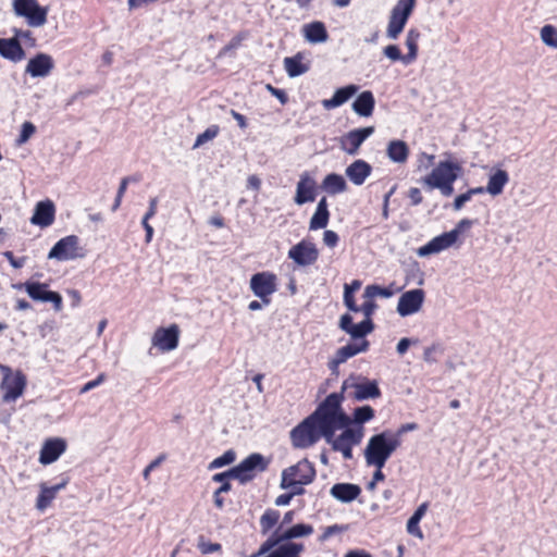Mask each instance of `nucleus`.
<instances>
[{"label":"nucleus","mask_w":557,"mask_h":557,"mask_svg":"<svg viewBox=\"0 0 557 557\" xmlns=\"http://www.w3.org/2000/svg\"><path fill=\"white\" fill-rule=\"evenodd\" d=\"M336 394L329 395L313 413L302 420L290 431V441L295 448L305 449L314 445L321 437L325 438L326 429L335 422L332 416Z\"/></svg>","instance_id":"f257e3e1"},{"label":"nucleus","mask_w":557,"mask_h":557,"mask_svg":"<svg viewBox=\"0 0 557 557\" xmlns=\"http://www.w3.org/2000/svg\"><path fill=\"white\" fill-rule=\"evenodd\" d=\"M341 400V396L336 395L331 413L335 417V422L327 426L325 441L333 450L339 451L345 459H350L352 457V447L360 444L364 430L362 426H350V418L343 411Z\"/></svg>","instance_id":"f03ea898"},{"label":"nucleus","mask_w":557,"mask_h":557,"mask_svg":"<svg viewBox=\"0 0 557 557\" xmlns=\"http://www.w3.org/2000/svg\"><path fill=\"white\" fill-rule=\"evenodd\" d=\"M397 290L389 287H381L379 285H369L363 292V304L361 305L362 321L355 323L354 315L344 314L339 320V327L351 338H359L369 335L374 329L372 314L376 308L375 297L391 298Z\"/></svg>","instance_id":"7ed1b4c3"},{"label":"nucleus","mask_w":557,"mask_h":557,"mask_svg":"<svg viewBox=\"0 0 557 557\" xmlns=\"http://www.w3.org/2000/svg\"><path fill=\"white\" fill-rule=\"evenodd\" d=\"M400 445L399 435L389 430L370 436L363 449L366 465L385 466Z\"/></svg>","instance_id":"20e7f679"},{"label":"nucleus","mask_w":557,"mask_h":557,"mask_svg":"<svg viewBox=\"0 0 557 557\" xmlns=\"http://www.w3.org/2000/svg\"><path fill=\"white\" fill-rule=\"evenodd\" d=\"M461 166L450 161H441L431 173L420 180V183L429 190L438 189L445 197L454 193V182L457 180Z\"/></svg>","instance_id":"39448f33"},{"label":"nucleus","mask_w":557,"mask_h":557,"mask_svg":"<svg viewBox=\"0 0 557 557\" xmlns=\"http://www.w3.org/2000/svg\"><path fill=\"white\" fill-rule=\"evenodd\" d=\"M315 478V469L307 459L283 470L280 487L293 494H304L305 486Z\"/></svg>","instance_id":"423d86ee"},{"label":"nucleus","mask_w":557,"mask_h":557,"mask_svg":"<svg viewBox=\"0 0 557 557\" xmlns=\"http://www.w3.org/2000/svg\"><path fill=\"white\" fill-rule=\"evenodd\" d=\"M471 221L461 220L453 230L440 234L417 250L419 257L441 253L449 248L459 246L462 234L470 228Z\"/></svg>","instance_id":"0eeeda50"},{"label":"nucleus","mask_w":557,"mask_h":557,"mask_svg":"<svg viewBox=\"0 0 557 557\" xmlns=\"http://www.w3.org/2000/svg\"><path fill=\"white\" fill-rule=\"evenodd\" d=\"M267 466L268 462L262 455L251 454L231 470L213 475V481L230 480V478H233L245 483L255 478L258 472L263 471Z\"/></svg>","instance_id":"6e6552de"},{"label":"nucleus","mask_w":557,"mask_h":557,"mask_svg":"<svg viewBox=\"0 0 557 557\" xmlns=\"http://www.w3.org/2000/svg\"><path fill=\"white\" fill-rule=\"evenodd\" d=\"M0 371L3 379L0 384L2 392V400L4 403H13L18 399L26 388V376L22 371H12L11 368L0 364Z\"/></svg>","instance_id":"1a4fd4ad"},{"label":"nucleus","mask_w":557,"mask_h":557,"mask_svg":"<svg viewBox=\"0 0 557 557\" xmlns=\"http://www.w3.org/2000/svg\"><path fill=\"white\" fill-rule=\"evenodd\" d=\"M13 12L24 17L30 27H41L47 23L48 8L41 7L37 0H13Z\"/></svg>","instance_id":"9d476101"},{"label":"nucleus","mask_w":557,"mask_h":557,"mask_svg":"<svg viewBox=\"0 0 557 557\" xmlns=\"http://www.w3.org/2000/svg\"><path fill=\"white\" fill-rule=\"evenodd\" d=\"M85 256L84 250L79 246L78 237L75 235H70L64 238H61L55 245L50 249L48 253V259H53L58 261H67L77 258H83Z\"/></svg>","instance_id":"9b49d317"},{"label":"nucleus","mask_w":557,"mask_h":557,"mask_svg":"<svg viewBox=\"0 0 557 557\" xmlns=\"http://www.w3.org/2000/svg\"><path fill=\"white\" fill-rule=\"evenodd\" d=\"M24 289L27 295L35 301L50 302L55 311L62 309V296L58 292L49 289V285L36 281H27L24 283Z\"/></svg>","instance_id":"f8f14e48"},{"label":"nucleus","mask_w":557,"mask_h":557,"mask_svg":"<svg viewBox=\"0 0 557 557\" xmlns=\"http://www.w3.org/2000/svg\"><path fill=\"white\" fill-rule=\"evenodd\" d=\"M425 300V292L421 288L407 290L398 298L396 311L401 317L413 315L421 311Z\"/></svg>","instance_id":"ddd939ff"},{"label":"nucleus","mask_w":557,"mask_h":557,"mask_svg":"<svg viewBox=\"0 0 557 557\" xmlns=\"http://www.w3.org/2000/svg\"><path fill=\"white\" fill-rule=\"evenodd\" d=\"M277 286L276 275L271 272H260L250 278V288L255 296L265 305L270 302V296L275 293Z\"/></svg>","instance_id":"4468645a"},{"label":"nucleus","mask_w":557,"mask_h":557,"mask_svg":"<svg viewBox=\"0 0 557 557\" xmlns=\"http://www.w3.org/2000/svg\"><path fill=\"white\" fill-rule=\"evenodd\" d=\"M180 333V327L176 324L159 327L152 335L151 344L162 352L172 351L178 346Z\"/></svg>","instance_id":"2eb2a0df"},{"label":"nucleus","mask_w":557,"mask_h":557,"mask_svg":"<svg viewBox=\"0 0 557 557\" xmlns=\"http://www.w3.org/2000/svg\"><path fill=\"white\" fill-rule=\"evenodd\" d=\"M374 133L373 126L356 128L339 138L341 149L349 156H356L361 145Z\"/></svg>","instance_id":"dca6fc26"},{"label":"nucleus","mask_w":557,"mask_h":557,"mask_svg":"<svg viewBox=\"0 0 557 557\" xmlns=\"http://www.w3.org/2000/svg\"><path fill=\"white\" fill-rule=\"evenodd\" d=\"M67 443L61 437L47 438L40 448L38 461L42 466L55 462L66 450Z\"/></svg>","instance_id":"f3484780"},{"label":"nucleus","mask_w":557,"mask_h":557,"mask_svg":"<svg viewBox=\"0 0 557 557\" xmlns=\"http://www.w3.org/2000/svg\"><path fill=\"white\" fill-rule=\"evenodd\" d=\"M318 256L319 252L315 245L306 240L293 246L288 251V257L300 267L312 264L318 259Z\"/></svg>","instance_id":"a211bd4d"},{"label":"nucleus","mask_w":557,"mask_h":557,"mask_svg":"<svg viewBox=\"0 0 557 557\" xmlns=\"http://www.w3.org/2000/svg\"><path fill=\"white\" fill-rule=\"evenodd\" d=\"M54 67L53 59L47 53H37L28 60L25 72L34 78L48 76Z\"/></svg>","instance_id":"6ab92c4d"},{"label":"nucleus","mask_w":557,"mask_h":557,"mask_svg":"<svg viewBox=\"0 0 557 557\" xmlns=\"http://www.w3.org/2000/svg\"><path fill=\"white\" fill-rule=\"evenodd\" d=\"M344 387H350L354 391V398L356 400H366L377 398L381 395L376 381L362 380L361 382L344 383Z\"/></svg>","instance_id":"aec40b11"},{"label":"nucleus","mask_w":557,"mask_h":557,"mask_svg":"<svg viewBox=\"0 0 557 557\" xmlns=\"http://www.w3.org/2000/svg\"><path fill=\"white\" fill-rule=\"evenodd\" d=\"M69 480L63 479L60 483L53 486H49L46 483L39 484V493L36 498V508L39 511L46 510L49 506H51L52 502L55 499L57 494L65 488Z\"/></svg>","instance_id":"412c9836"},{"label":"nucleus","mask_w":557,"mask_h":557,"mask_svg":"<svg viewBox=\"0 0 557 557\" xmlns=\"http://www.w3.org/2000/svg\"><path fill=\"white\" fill-rule=\"evenodd\" d=\"M372 166L364 160L358 159L349 164L345 170V175L355 185H362L371 175Z\"/></svg>","instance_id":"4be33fe9"},{"label":"nucleus","mask_w":557,"mask_h":557,"mask_svg":"<svg viewBox=\"0 0 557 557\" xmlns=\"http://www.w3.org/2000/svg\"><path fill=\"white\" fill-rule=\"evenodd\" d=\"M315 181L310 177L307 173L302 174L299 182L297 183L295 202L298 206H302L306 202L314 200L315 194Z\"/></svg>","instance_id":"5701e85b"},{"label":"nucleus","mask_w":557,"mask_h":557,"mask_svg":"<svg viewBox=\"0 0 557 557\" xmlns=\"http://www.w3.org/2000/svg\"><path fill=\"white\" fill-rule=\"evenodd\" d=\"M0 55L17 63L25 58V51L16 38H0Z\"/></svg>","instance_id":"b1692460"},{"label":"nucleus","mask_w":557,"mask_h":557,"mask_svg":"<svg viewBox=\"0 0 557 557\" xmlns=\"http://www.w3.org/2000/svg\"><path fill=\"white\" fill-rule=\"evenodd\" d=\"M359 90L357 85L350 84L335 90L330 99L322 100V106L325 110H332L346 103Z\"/></svg>","instance_id":"393cba45"},{"label":"nucleus","mask_w":557,"mask_h":557,"mask_svg":"<svg viewBox=\"0 0 557 557\" xmlns=\"http://www.w3.org/2000/svg\"><path fill=\"white\" fill-rule=\"evenodd\" d=\"M375 106V99L370 90L360 92L351 104L352 111L361 116L369 117L373 114Z\"/></svg>","instance_id":"a878e982"},{"label":"nucleus","mask_w":557,"mask_h":557,"mask_svg":"<svg viewBox=\"0 0 557 557\" xmlns=\"http://www.w3.org/2000/svg\"><path fill=\"white\" fill-rule=\"evenodd\" d=\"M363 337L354 338L356 342L341 347L336 352V363H343L347 359L364 352L369 348V342Z\"/></svg>","instance_id":"bb28decb"},{"label":"nucleus","mask_w":557,"mask_h":557,"mask_svg":"<svg viewBox=\"0 0 557 557\" xmlns=\"http://www.w3.org/2000/svg\"><path fill=\"white\" fill-rule=\"evenodd\" d=\"M305 39L310 44H322L329 38L325 25L320 22H311L302 26Z\"/></svg>","instance_id":"cd10ccee"},{"label":"nucleus","mask_w":557,"mask_h":557,"mask_svg":"<svg viewBox=\"0 0 557 557\" xmlns=\"http://www.w3.org/2000/svg\"><path fill=\"white\" fill-rule=\"evenodd\" d=\"M360 493V487L351 483H337L331 488V495L342 503H350L355 500Z\"/></svg>","instance_id":"c85d7f7f"},{"label":"nucleus","mask_w":557,"mask_h":557,"mask_svg":"<svg viewBox=\"0 0 557 557\" xmlns=\"http://www.w3.org/2000/svg\"><path fill=\"white\" fill-rule=\"evenodd\" d=\"M428 508V503L420 504L416 511L412 513V516L408 519L406 525L407 532L420 541H422L424 537L423 532L420 528V521L425 516Z\"/></svg>","instance_id":"c756f323"},{"label":"nucleus","mask_w":557,"mask_h":557,"mask_svg":"<svg viewBox=\"0 0 557 557\" xmlns=\"http://www.w3.org/2000/svg\"><path fill=\"white\" fill-rule=\"evenodd\" d=\"M508 181V173L505 170L496 169L490 174L487 185L484 188V191H487L492 196H497L502 194Z\"/></svg>","instance_id":"7c9ffc66"},{"label":"nucleus","mask_w":557,"mask_h":557,"mask_svg":"<svg viewBox=\"0 0 557 557\" xmlns=\"http://www.w3.org/2000/svg\"><path fill=\"white\" fill-rule=\"evenodd\" d=\"M322 189L327 194L336 195L343 193L347 188L345 178L336 173L327 174L321 185Z\"/></svg>","instance_id":"2f4dec72"},{"label":"nucleus","mask_w":557,"mask_h":557,"mask_svg":"<svg viewBox=\"0 0 557 557\" xmlns=\"http://www.w3.org/2000/svg\"><path fill=\"white\" fill-rule=\"evenodd\" d=\"M387 157L396 163H404L408 159L409 149L403 140H392L387 146Z\"/></svg>","instance_id":"473e14b6"},{"label":"nucleus","mask_w":557,"mask_h":557,"mask_svg":"<svg viewBox=\"0 0 557 557\" xmlns=\"http://www.w3.org/2000/svg\"><path fill=\"white\" fill-rule=\"evenodd\" d=\"M284 67L289 77H297L309 71L308 65L302 63V57L300 53L292 58H285Z\"/></svg>","instance_id":"72a5a7b5"},{"label":"nucleus","mask_w":557,"mask_h":557,"mask_svg":"<svg viewBox=\"0 0 557 557\" xmlns=\"http://www.w3.org/2000/svg\"><path fill=\"white\" fill-rule=\"evenodd\" d=\"M407 18L391 12L388 24L386 28V37L391 40H396L399 35L403 33L406 24Z\"/></svg>","instance_id":"f704fd0d"},{"label":"nucleus","mask_w":557,"mask_h":557,"mask_svg":"<svg viewBox=\"0 0 557 557\" xmlns=\"http://www.w3.org/2000/svg\"><path fill=\"white\" fill-rule=\"evenodd\" d=\"M420 32L417 28H410L407 32L405 45L408 49L406 54V61H409L411 64L418 57V42L420 39Z\"/></svg>","instance_id":"c9c22d12"},{"label":"nucleus","mask_w":557,"mask_h":557,"mask_svg":"<svg viewBox=\"0 0 557 557\" xmlns=\"http://www.w3.org/2000/svg\"><path fill=\"white\" fill-rule=\"evenodd\" d=\"M374 418V410L371 406L366 405L356 408L352 411V419H350L351 423L356 424V426H362L366 422L371 421Z\"/></svg>","instance_id":"e433bc0d"},{"label":"nucleus","mask_w":557,"mask_h":557,"mask_svg":"<svg viewBox=\"0 0 557 557\" xmlns=\"http://www.w3.org/2000/svg\"><path fill=\"white\" fill-rule=\"evenodd\" d=\"M280 513L276 510L268 509L260 518V527L263 534L269 533L278 522Z\"/></svg>","instance_id":"4c0bfd02"},{"label":"nucleus","mask_w":557,"mask_h":557,"mask_svg":"<svg viewBox=\"0 0 557 557\" xmlns=\"http://www.w3.org/2000/svg\"><path fill=\"white\" fill-rule=\"evenodd\" d=\"M540 38L545 46L557 49V28L554 25H544L540 30Z\"/></svg>","instance_id":"58836bf2"},{"label":"nucleus","mask_w":557,"mask_h":557,"mask_svg":"<svg viewBox=\"0 0 557 557\" xmlns=\"http://www.w3.org/2000/svg\"><path fill=\"white\" fill-rule=\"evenodd\" d=\"M416 5V0H397V3L391 12L396 13L405 18H409Z\"/></svg>","instance_id":"ea45409f"},{"label":"nucleus","mask_w":557,"mask_h":557,"mask_svg":"<svg viewBox=\"0 0 557 557\" xmlns=\"http://www.w3.org/2000/svg\"><path fill=\"white\" fill-rule=\"evenodd\" d=\"M235 458H236V455L233 450H226L223 455L213 459L209 463L208 469L215 470V469L228 466L235 461Z\"/></svg>","instance_id":"a19ab883"},{"label":"nucleus","mask_w":557,"mask_h":557,"mask_svg":"<svg viewBox=\"0 0 557 557\" xmlns=\"http://www.w3.org/2000/svg\"><path fill=\"white\" fill-rule=\"evenodd\" d=\"M383 54L392 62L400 61L404 64H410L409 61H406V54H403L399 47L397 45H388L383 48Z\"/></svg>","instance_id":"79ce46f5"},{"label":"nucleus","mask_w":557,"mask_h":557,"mask_svg":"<svg viewBox=\"0 0 557 557\" xmlns=\"http://www.w3.org/2000/svg\"><path fill=\"white\" fill-rule=\"evenodd\" d=\"M219 131L220 128L218 125L209 126L203 133L197 136L193 148L196 149L206 144L207 141L214 139L218 136Z\"/></svg>","instance_id":"37998d69"},{"label":"nucleus","mask_w":557,"mask_h":557,"mask_svg":"<svg viewBox=\"0 0 557 557\" xmlns=\"http://www.w3.org/2000/svg\"><path fill=\"white\" fill-rule=\"evenodd\" d=\"M53 211H35L30 222L40 227H46L53 222Z\"/></svg>","instance_id":"c03bdc74"},{"label":"nucleus","mask_w":557,"mask_h":557,"mask_svg":"<svg viewBox=\"0 0 557 557\" xmlns=\"http://www.w3.org/2000/svg\"><path fill=\"white\" fill-rule=\"evenodd\" d=\"M329 222V211H315L310 221L311 230L323 228Z\"/></svg>","instance_id":"a18cd8bd"},{"label":"nucleus","mask_w":557,"mask_h":557,"mask_svg":"<svg viewBox=\"0 0 557 557\" xmlns=\"http://www.w3.org/2000/svg\"><path fill=\"white\" fill-rule=\"evenodd\" d=\"M36 132V127L32 122H24L22 124L21 133L17 138V144H25Z\"/></svg>","instance_id":"49530a36"},{"label":"nucleus","mask_w":557,"mask_h":557,"mask_svg":"<svg viewBox=\"0 0 557 557\" xmlns=\"http://www.w3.org/2000/svg\"><path fill=\"white\" fill-rule=\"evenodd\" d=\"M484 193L483 187H476L469 189L467 193H463L459 196H457L454 200V207L455 209H460L474 194H482Z\"/></svg>","instance_id":"de8ad7c7"},{"label":"nucleus","mask_w":557,"mask_h":557,"mask_svg":"<svg viewBox=\"0 0 557 557\" xmlns=\"http://www.w3.org/2000/svg\"><path fill=\"white\" fill-rule=\"evenodd\" d=\"M354 294L355 293H351V290H346V289L344 290V304L349 310L348 314H351V315H352V313L361 312V306L360 307L357 306L355 298H354Z\"/></svg>","instance_id":"09e8293b"},{"label":"nucleus","mask_w":557,"mask_h":557,"mask_svg":"<svg viewBox=\"0 0 557 557\" xmlns=\"http://www.w3.org/2000/svg\"><path fill=\"white\" fill-rule=\"evenodd\" d=\"M198 548L202 554H211L219 552L221 549V545L219 543H212L205 540H200L198 542Z\"/></svg>","instance_id":"8fccbe9b"},{"label":"nucleus","mask_w":557,"mask_h":557,"mask_svg":"<svg viewBox=\"0 0 557 557\" xmlns=\"http://www.w3.org/2000/svg\"><path fill=\"white\" fill-rule=\"evenodd\" d=\"M224 483L223 485H221L215 492H214V504L218 508H222L223 505H224V500L223 498L221 497V494L222 493H226L231 490V484L228 482V480H223Z\"/></svg>","instance_id":"3c124183"},{"label":"nucleus","mask_w":557,"mask_h":557,"mask_svg":"<svg viewBox=\"0 0 557 557\" xmlns=\"http://www.w3.org/2000/svg\"><path fill=\"white\" fill-rule=\"evenodd\" d=\"M416 344H418V339H411L408 337H404L398 342L396 350H397L398 355L403 356L407 352V350L409 349V347L411 345H416Z\"/></svg>","instance_id":"603ef678"},{"label":"nucleus","mask_w":557,"mask_h":557,"mask_svg":"<svg viewBox=\"0 0 557 557\" xmlns=\"http://www.w3.org/2000/svg\"><path fill=\"white\" fill-rule=\"evenodd\" d=\"M267 89L282 104H285L288 100L286 92L283 89H278L268 84Z\"/></svg>","instance_id":"864d4df0"},{"label":"nucleus","mask_w":557,"mask_h":557,"mask_svg":"<svg viewBox=\"0 0 557 557\" xmlns=\"http://www.w3.org/2000/svg\"><path fill=\"white\" fill-rule=\"evenodd\" d=\"M3 256L10 262L11 267H13L14 269L22 268L25 264V261H26V259L24 257L20 258V259L14 258V256H13V253L11 251H4Z\"/></svg>","instance_id":"5fc2aeb1"},{"label":"nucleus","mask_w":557,"mask_h":557,"mask_svg":"<svg viewBox=\"0 0 557 557\" xmlns=\"http://www.w3.org/2000/svg\"><path fill=\"white\" fill-rule=\"evenodd\" d=\"M323 242L327 247H335L338 242V236L333 231H325L323 234Z\"/></svg>","instance_id":"6e6d98bb"},{"label":"nucleus","mask_w":557,"mask_h":557,"mask_svg":"<svg viewBox=\"0 0 557 557\" xmlns=\"http://www.w3.org/2000/svg\"><path fill=\"white\" fill-rule=\"evenodd\" d=\"M137 182H139V177H137V176H126V177L122 178L116 195H119L120 197H123V195L127 188V185L129 183H137Z\"/></svg>","instance_id":"4d7b16f0"},{"label":"nucleus","mask_w":557,"mask_h":557,"mask_svg":"<svg viewBox=\"0 0 557 557\" xmlns=\"http://www.w3.org/2000/svg\"><path fill=\"white\" fill-rule=\"evenodd\" d=\"M408 197L410 199V205L411 206H418L422 201L421 190L419 188H417V187H412V188L409 189Z\"/></svg>","instance_id":"13d9d810"},{"label":"nucleus","mask_w":557,"mask_h":557,"mask_svg":"<svg viewBox=\"0 0 557 557\" xmlns=\"http://www.w3.org/2000/svg\"><path fill=\"white\" fill-rule=\"evenodd\" d=\"M165 459V457L163 455L159 456L158 458H156L153 461H151L145 469H144V472H143V475L145 478V480H148L149 479V475H150V472L152 470H154V468H157L163 460Z\"/></svg>","instance_id":"bf43d9fd"},{"label":"nucleus","mask_w":557,"mask_h":557,"mask_svg":"<svg viewBox=\"0 0 557 557\" xmlns=\"http://www.w3.org/2000/svg\"><path fill=\"white\" fill-rule=\"evenodd\" d=\"M299 494H293L292 492H288L286 494H282L275 499L276 506H286L290 503L292 498L294 496H298Z\"/></svg>","instance_id":"052dcab7"},{"label":"nucleus","mask_w":557,"mask_h":557,"mask_svg":"<svg viewBox=\"0 0 557 557\" xmlns=\"http://www.w3.org/2000/svg\"><path fill=\"white\" fill-rule=\"evenodd\" d=\"M152 212H149L145 215L143 220L144 227L146 230V242L149 243L152 238L153 230L151 225L148 223L149 219L151 218Z\"/></svg>","instance_id":"680f3d73"},{"label":"nucleus","mask_w":557,"mask_h":557,"mask_svg":"<svg viewBox=\"0 0 557 557\" xmlns=\"http://www.w3.org/2000/svg\"><path fill=\"white\" fill-rule=\"evenodd\" d=\"M103 381H104V374H102V373H101V374H99V375L97 376V379H96V380H94V381H90V382L86 383V384L82 387V391H81V392H82V393H86V392L90 391L91 388H94V387L98 386L99 384H101Z\"/></svg>","instance_id":"e2e57ef3"},{"label":"nucleus","mask_w":557,"mask_h":557,"mask_svg":"<svg viewBox=\"0 0 557 557\" xmlns=\"http://www.w3.org/2000/svg\"><path fill=\"white\" fill-rule=\"evenodd\" d=\"M14 32V37L13 38H16L17 40L21 38V39H25V40H29L32 41L33 44L35 42V39L33 38L32 36V33L29 30H23V29H13Z\"/></svg>","instance_id":"0e129e2a"},{"label":"nucleus","mask_w":557,"mask_h":557,"mask_svg":"<svg viewBox=\"0 0 557 557\" xmlns=\"http://www.w3.org/2000/svg\"><path fill=\"white\" fill-rule=\"evenodd\" d=\"M261 186V180L257 175H249L247 178V187L252 190H258Z\"/></svg>","instance_id":"69168bd1"},{"label":"nucleus","mask_w":557,"mask_h":557,"mask_svg":"<svg viewBox=\"0 0 557 557\" xmlns=\"http://www.w3.org/2000/svg\"><path fill=\"white\" fill-rule=\"evenodd\" d=\"M231 115L236 120L238 126L242 129L247 127V121H246V117L243 114L238 113L235 110H231Z\"/></svg>","instance_id":"338daca9"},{"label":"nucleus","mask_w":557,"mask_h":557,"mask_svg":"<svg viewBox=\"0 0 557 557\" xmlns=\"http://www.w3.org/2000/svg\"><path fill=\"white\" fill-rule=\"evenodd\" d=\"M344 557H372L370 553L363 549H354L347 552Z\"/></svg>","instance_id":"774afa93"}]
</instances>
